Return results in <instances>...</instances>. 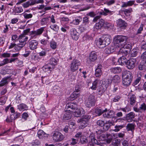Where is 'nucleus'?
Listing matches in <instances>:
<instances>
[{
	"instance_id": "45",
	"label": "nucleus",
	"mask_w": 146,
	"mask_h": 146,
	"mask_svg": "<svg viewBox=\"0 0 146 146\" xmlns=\"http://www.w3.org/2000/svg\"><path fill=\"white\" fill-rule=\"evenodd\" d=\"M86 26L82 24L80 25L78 28L79 31L81 33L84 32L86 29Z\"/></svg>"
},
{
	"instance_id": "9",
	"label": "nucleus",
	"mask_w": 146,
	"mask_h": 146,
	"mask_svg": "<svg viewBox=\"0 0 146 146\" xmlns=\"http://www.w3.org/2000/svg\"><path fill=\"white\" fill-rule=\"evenodd\" d=\"M44 27H41L36 31H32L31 33V37L35 38L37 36L40 35L44 31Z\"/></svg>"
},
{
	"instance_id": "17",
	"label": "nucleus",
	"mask_w": 146,
	"mask_h": 146,
	"mask_svg": "<svg viewBox=\"0 0 146 146\" xmlns=\"http://www.w3.org/2000/svg\"><path fill=\"white\" fill-rule=\"evenodd\" d=\"M107 88L102 84L98 86L97 89L98 94L100 96H102L106 90Z\"/></svg>"
},
{
	"instance_id": "2",
	"label": "nucleus",
	"mask_w": 146,
	"mask_h": 146,
	"mask_svg": "<svg viewBox=\"0 0 146 146\" xmlns=\"http://www.w3.org/2000/svg\"><path fill=\"white\" fill-rule=\"evenodd\" d=\"M111 41V37L110 35H104L99 38L97 44L100 47L103 48L109 45Z\"/></svg>"
},
{
	"instance_id": "18",
	"label": "nucleus",
	"mask_w": 146,
	"mask_h": 146,
	"mask_svg": "<svg viewBox=\"0 0 146 146\" xmlns=\"http://www.w3.org/2000/svg\"><path fill=\"white\" fill-rule=\"evenodd\" d=\"M117 25L119 28L121 29H124L127 26V24L125 21L120 19L117 21Z\"/></svg>"
},
{
	"instance_id": "27",
	"label": "nucleus",
	"mask_w": 146,
	"mask_h": 146,
	"mask_svg": "<svg viewBox=\"0 0 146 146\" xmlns=\"http://www.w3.org/2000/svg\"><path fill=\"white\" fill-rule=\"evenodd\" d=\"M11 76H8L3 78L0 82V87L3 86L8 83L7 80L10 78Z\"/></svg>"
},
{
	"instance_id": "19",
	"label": "nucleus",
	"mask_w": 146,
	"mask_h": 146,
	"mask_svg": "<svg viewBox=\"0 0 146 146\" xmlns=\"http://www.w3.org/2000/svg\"><path fill=\"white\" fill-rule=\"evenodd\" d=\"M58 61L59 59L56 57H52L50 59L49 63L48 64H50L52 67H53V68H54L55 66L57 64Z\"/></svg>"
},
{
	"instance_id": "49",
	"label": "nucleus",
	"mask_w": 146,
	"mask_h": 146,
	"mask_svg": "<svg viewBox=\"0 0 146 146\" xmlns=\"http://www.w3.org/2000/svg\"><path fill=\"white\" fill-rule=\"evenodd\" d=\"M50 47L53 49H55L57 47L56 43L54 40H52L50 43Z\"/></svg>"
},
{
	"instance_id": "55",
	"label": "nucleus",
	"mask_w": 146,
	"mask_h": 146,
	"mask_svg": "<svg viewBox=\"0 0 146 146\" xmlns=\"http://www.w3.org/2000/svg\"><path fill=\"white\" fill-rule=\"evenodd\" d=\"M11 115L13 117V119L14 120L19 117L20 113L18 112H16L14 114Z\"/></svg>"
},
{
	"instance_id": "51",
	"label": "nucleus",
	"mask_w": 146,
	"mask_h": 146,
	"mask_svg": "<svg viewBox=\"0 0 146 146\" xmlns=\"http://www.w3.org/2000/svg\"><path fill=\"white\" fill-rule=\"evenodd\" d=\"M102 27L98 23H96L94 27V31H97L98 30L100 29Z\"/></svg>"
},
{
	"instance_id": "64",
	"label": "nucleus",
	"mask_w": 146,
	"mask_h": 146,
	"mask_svg": "<svg viewBox=\"0 0 146 146\" xmlns=\"http://www.w3.org/2000/svg\"><path fill=\"white\" fill-rule=\"evenodd\" d=\"M139 109L144 111L146 110V105L144 103L142 104L139 107Z\"/></svg>"
},
{
	"instance_id": "46",
	"label": "nucleus",
	"mask_w": 146,
	"mask_h": 146,
	"mask_svg": "<svg viewBox=\"0 0 146 146\" xmlns=\"http://www.w3.org/2000/svg\"><path fill=\"white\" fill-rule=\"evenodd\" d=\"M88 18H89L87 17H86L83 18V19L82 25L86 26L88 25L89 22Z\"/></svg>"
},
{
	"instance_id": "57",
	"label": "nucleus",
	"mask_w": 146,
	"mask_h": 146,
	"mask_svg": "<svg viewBox=\"0 0 146 146\" xmlns=\"http://www.w3.org/2000/svg\"><path fill=\"white\" fill-rule=\"evenodd\" d=\"M8 63H9V59L7 58H5L0 63V67L3 66Z\"/></svg>"
},
{
	"instance_id": "59",
	"label": "nucleus",
	"mask_w": 146,
	"mask_h": 146,
	"mask_svg": "<svg viewBox=\"0 0 146 146\" xmlns=\"http://www.w3.org/2000/svg\"><path fill=\"white\" fill-rule=\"evenodd\" d=\"M115 3V0H108L104 3L108 6H110Z\"/></svg>"
},
{
	"instance_id": "56",
	"label": "nucleus",
	"mask_w": 146,
	"mask_h": 146,
	"mask_svg": "<svg viewBox=\"0 0 146 146\" xmlns=\"http://www.w3.org/2000/svg\"><path fill=\"white\" fill-rule=\"evenodd\" d=\"M143 25L141 24L139 28L137 29V31L136 33V35H137L138 34H141L142 31L143 30Z\"/></svg>"
},
{
	"instance_id": "1",
	"label": "nucleus",
	"mask_w": 146,
	"mask_h": 146,
	"mask_svg": "<svg viewBox=\"0 0 146 146\" xmlns=\"http://www.w3.org/2000/svg\"><path fill=\"white\" fill-rule=\"evenodd\" d=\"M89 142L87 146H93L96 145H102V143L100 141L104 140L106 141L107 143L109 144L111 141L112 137L110 133H107L106 135L102 134L99 136H98V140L95 139L94 134H90L89 137Z\"/></svg>"
},
{
	"instance_id": "34",
	"label": "nucleus",
	"mask_w": 146,
	"mask_h": 146,
	"mask_svg": "<svg viewBox=\"0 0 146 146\" xmlns=\"http://www.w3.org/2000/svg\"><path fill=\"white\" fill-rule=\"evenodd\" d=\"M23 11V9L21 7H14L13 9V13L16 15L17 13H19Z\"/></svg>"
},
{
	"instance_id": "28",
	"label": "nucleus",
	"mask_w": 146,
	"mask_h": 146,
	"mask_svg": "<svg viewBox=\"0 0 146 146\" xmlns=\"http://www.w3.org/2000/svg\"><path fill=\"white\" fill-rule=\"evenodd\" d=\"M113 125V123L110 121L109 120L106 121L103 127V129L105 131H107L109 129L110 127Z\"/></svg>"
},
{
	"instance_id": "7",
	"label": "nucleus",
	"mask_w": 146,
	"mask_h": 146,
	"mask_svg": "<svg viewBox=\"0 0 146 146\" xmlns=\"http://www.w3.org/2000/svg\"><path fill=\"white\" fill-rule=\"evenodd\" d=\"M136 61L135 58H132L129 59L126 62L125 65L126 67L128 69H133L135 67Z\"/></svg>"
},
{
	"instance_id": "31",
	"label": "nucleus",
	"mask_w": 146,
	"mask_h": 146,
	"mask_svg": "<svg viewBox=\"0 0 146 146\" xmlns=\"http://www.w3.org/2000/svg\"><path fill=\"white\" fill-rule=\"evenodd\" d=\"M104 11L100 13V14L101 15H103L104 16H106L108 14L110 15H111L114 13V12L111 11L105 8H104Z\"/></svg>"
},
{
	"instance_id": "40",
	"label": "nucleus",
	"mask_w": 146,
	"mask_h": 146,
	"mask_svg": "<svg viewBox=\"0 0 146 146\" xmlns=\"http://www.w3.org/2000/svg\"><path fill=\"white\" fill-rule=\"evenodd\" d=\"M78 121L80 123V125L79 127L80 128L83 129L87 125L88 123L85 122L84 120H80V119L78 120Z\"/></svg>"
},
{
	"instance_id": "52",
	"label": "nucleus",
	"mask_w": 146,
	"mask_h": 146,
	"mask_svg": "<svg viewBox=\"0 0 146 146\" xmlns=\"http://www.w3.org/2000/svg\"><path fill=\"white\" fill-rule=\"evenodd\" d=\"M50 28L55 31H57L59 29V27L55 24L51 25L50 26Z\"/></svg>"
},
{
	"instance_id": "58",
	"label": "nucleus",
	"mask_w": 146,
	"mask_h": 146,
	"mask_svg": "<svg viewBox=\"0 0 146 146\" xmlns=\"http://www.w3.org/2000/svg\"><path fill=\"white\" fill-rule=\"evenodd\" d=\"M29 117V115L27 112H24L22 115V118L25 121H26Z\"/></svg>"
},
{
	"instance_id": "15",
	"label": "nucleus",
	"mask_w": 146,
	"mask_h": 146,
	"mask_svg": "<svg viewBox=\"0 0 146 146\" xmlns=\"http://www.w3.org/2000/svg\"><path fill=\"white\" fill-rule=\"evenodd\" d=\"M38 44V42L36 40H32L29 41V47L31 50H33L37 48Z\"/></svg>"
},
{
	"instance_id": "21",
	"label": "nucleus",
	"mask_w": 146,
	"mask_h": 146,
	"mask_svg": "<svg viewBox=\"0 0 146 146\" xmlns=\"http://www.w3.org/2000/svg\"><path fill=\"white\" fill-rule=\"evenodd\" d=\"M38 137L39 139L45 138L48 137V135L45 133L43 130L39 129L37 132Z\"/></svg>"
},
{
	"instance_id": "44",
	"label": "nucleus",
	"mask_w": 146,
	"mask_h": 146,
	"mask_svg": "<svg viewBox=\"0 0 146 146\" xmlns=\"http://www.w3.org/2000/svg\"><path fill=\"white\" fill-rule=\"evenodd\" d=\"M120 80V77L117 75H115L113 77L112 80L115 83H118L119 82Z\"/></svg>"
},
{
	"instance_id": "43",
	"label": "nucleus",
	"mask_w": 146,
	"mask_h": 146,
	"mask_svg": "<svg viewBox=\"0 0 146 146\" xmlns=\"http://www.w3.org/2000/svg\"><path fill=\"white\" fill-rule=\"evenodd\" d=\"M33 146H38L41 144L40 141L38 139L33 140L31 143Z\"/></svg>"
},
{
	"instance_id": "10",
	"label": "nucleus",
	"mask_w": 146,
	"mask_h": 146,
	"mask_svg": "<svg viewBox=\"0 0 146 146\" xmlns=\"http://www.w3.org/2000/svg\"><path fill=\"white\" fill-rule=\"evenodd\" d=\"M127 38V37L126 36L117 35L115 37L114 40L116 43L119 44L125 41H126Z\"/></svg>"
},
{
	"instance_id": "41",
	"label": "nucleus",
	"mask_w": 146,
	"mask_h": 146,
	"mask_svg": "<svg viewBox=\"0 0 146 146\" xmlns=\"http://www.w3.org/2000/svg\"><path fill=\"white\" fill-rule=\"evenodd\" d=\"M42 82L43 84H48L50 83L49 80V77L48 76H42Z\"/></svg>"
},
{
	"instance_id": "61",
	"label": "nucleus",
	"mask_w": 146,
	"mask_h": 146,
	"mask_svg": "<svg viewBox=\"0 0 146 146\" xmlns=\"http://www.w3.org/2000/svg\"><path fill=\"white\" fill-rule=\"evenodd\" d=\"M46 51L45 50H42L40 52H39L38 54L41 57H44L46 55Z\"/></svg>"
},
{
	"instance_id": "30",
	"label": "nucleus",
	"mask_w": 146,
	"mask_h": 146,
	"mask_svg": "<svg viewBox=\"0 0 146 146\" xmlns=\"http://www.w3.org/2000/svg\"><path fill=\"white\" fill-rule=\"evenodd\" d=\"M112 80L111 78H108L103 81L102 84L107 88L112 83Z\"/></svg>"
},
{
	"instance_id": "62",
	"label": "nucleus",
	"mask_w": 146,
	"mask_h": 146,
	"mask_svg": "<svg viewBox=\"0 0 146 146\" xmlns=\"http://www.w3.org/2000/svg\"><path fill=\"white\" fill-rule=\"evenodd\" d=\"M21 96L17 95L15 98L16 102L17 104H19L21 102Z\"/></svg>"
},
{
	"instance_id": "39",
	"label": "nucleus",
	"mask_w": 146,
	"mask_h": 146,
	"mask_svg": "<svg viewBox=\"0 0 146 146\" xmlns=\"http://www.w3.org/2000/svg\"><path fill=\"white\" fill-rule=\"evenodd\" d=\"M99 80L98 79H96L93 82L92 86L90 88L92 90H96L97 88L98 83Z\"/></svg>"
},
{
	"instance_id": "24",
	"label": "nucleus",
	"mask_w": 146,
	"mask_h": 146,
	"mask_svg": "<svg viewBox=\"0 0 146 146\" xmlns=\"http://www.w3.org/2000/svg\"><path fill=\"white\" fill-rule=\"evenodd\" d=\"M50 18L48 16L46 17L42 18L40 21V23L41 25H45L50 23Z\"/></svg>"
},
{
	"instance_id": "12",
	"label": "nucleus",
	"mask_w": 146,
	"mask_h": 146,
	"mask_svg": "<svg viewBox=\"0 0 146 146\" xmlns=\"http://www.w3.org/2000/svg\"><path fill=\"white\" fill-rule=\"evenodd\" d=\"M70 35L72 39L75 40H77L79 37V33L75 28L70 30Z\"/></svg>"
},
{
	"instance_id": "11",
	"label": "nucleus",
	"mask_w": 146,
	"mask_h": 146,
	"mask_svg": "<svg viewBox=\"0 0 146 146\" xmlns=\"http://www.w3.org/2000/svg\"><path fill=\"white\" fill-rule=\"evenodd\" d=\"M135 117V113L133 112H131L127 114L126 117H124L122 119L123 120H127L128 122H130L132 121Z\"/></svg>"
},
{
	"instance_id": "29",
	"label": "nucleus",
	"mask_w": 146,
	"mask_h": 146,
	"mask_svg": "<svg viewBox=\"0 0 146 146\" xmlns=\"http://www.w3.org/2000/svg\"><path fill=\"white\" fill-rule=\"evenodd\" d=\"M107 110L108 109L107 108L104 110L101 108L100 107L99 108H97L96 109L95 112L98 116H100L105 112H106Z\"/></svg>"
},
{
	"instance_id": "20",
	"label": "nucleus",
	"mask_w": 146,
	"mask_h": 146,
	"mask_svg": "<svg viewBox=\"0 0 146 146\" xmlns=\"http://www.w3.org/2000/svg\"><path fill=\"white\" fill-rule=\"evenodd\" d=\"M104 113H105L103 115L104 117L108 118L113 117L114 114V112L113 111L109 110H108L106 112H105Z\"/></svg>"
},
{
	"instance_id": "25",
	"label": "nucleus",
	"mask_w": 146,
	"mask_h": 146,
	"mask_svg": "<svg viewBox=\"0 0 146 146\" xmlns=\"http://www.w3.org/2000/svg\"><path fill=\"white\" fill-rule=\"evenodd\" d=\"M17 108L19 111H24L28 109V107L24 103H21L17 105Z\"/></svg>"
},
{
	"instance_id": "22",
	"label": "nucleus",
	"mask_w": 146,
	"mask_h": 146,
	"mask_svg": "<svg viewBox=\"0 0 146 146\" xmlns=\"http://www.w3.org/2000/svg\"><path fill=\"white\" fill-rule=\"evenodd\" d=\"M65 111L66 113L63 116L62 120H66L70 119L72 117V113L71 111Z\"/></svg>"
},
{
	"instance_id": "42",
	"label": "nucleus",
	"mask_w": 146,
	"mask_h": 146,
	"mask_svg": "<svg viewBox=\"0 0 146 146\" xmlns=\"http://www.w3.org/2000/svg\"><path fill=\"white\" fill-rule=\"evenodd\" d=\"M79 94L74 92L72 94L70 97V99L71 100H74L76 98L79 96Z\"/></svg>"
},
{
	"instance_id": "47",
	"label": "nucleus",
	"mask_w": 146,
	"mask_h": 146,
	"mask_svg": "<svg viewBox=\"0 0 146 146\" xmlns=\"http://www.w3.org/2000/svg\"><path fill=\"white\" fill-rule=\"evenodd\" d=\"M91 118V116L89 115H84L82 118L80 119V120H84L85 122L88 123L89 119Z\"/></svg>"
},
{
	"instance_id": "23",
	"label": "nucleus",
	"mask_w": 146,
	"mask_h": 146,
	"mask_svg": "<svg viewBox=\"0 0 146 146\" xmlns=\"http://www.w3.org/2000/svg\"><path fill=\"white\" fill-rule=\"evenodd\" d=\"M136 126L133 123H128L126 127V129L127 131H131V133L133 134Z\"/></svg>"
},
{
	"instance_id": "6",
	"label": "nucleus",
	"mask_w": 146,
	"mask_h": 146,
	"mask_svg": "<svg viewBox=\"0 0 146 146\" xmlns=\"http://www.w3.org/2000/svg\"><path fill=\"white\" fill-rule=\"evenodd\" d=\"M95 96L92 95H90L85 102V106L88 108L95 106Z\"/></svg>"
},
{
	"instance_id": "60",
	"label": "nucleus",
	"mask_w": 146,
	"mask_h": 146,
	"mask_svg": "<svg viewBox=\"0 0 146 146\" xmlns=\"http://www.w3.org/2000/svg\"><path fill=\"white\" fill-rule=\"evenodd\" d=\"M92 7H94V5L93 4H89L87 5H86L84 7L82 10L84 11L87 10Z\"/></svg>"
},
{
	"instance_id": "53",
	"label": "nucleus",
	"mask_w": 146,
	"mask_h": 146,
	"mask_svg": "<svg viewBox=\"0 0 146 146\" xmlns=\"http://www.w3.org/2000/svg\"><path fill=\"white\" fill-rule=\"evenodd\" d=\"M123 127V125H116L115 126V129H114L113 131L115 132H117L119 131L120 129H121Z\"/></svg>"
},
{
	"instance_id": "33",
	"label": "nucleus",
	"mask_w": 146,
	"mask_h": 146,
	"mask_svg": "<svg viewBox=\"0 0 146 146\" xmlns=\"http://www.w3.org/2000/svg\"><path fill=\"white\" fill-rule=\"evenodd\" d=\"M111 72L115 74H119L122 71L121 68L120 67L112 68L110 69Z\"/></svg>"
},
{
	"instance_id": "8",
	"label": "nucleus",
	"mask_w": 146,
	"mask_h": 146,
	"mask_svg": "<svg viewBox=\"0 0 146 146\" xmlns=\"http://www.w3.org/2000/svg\"><path fill=\"white\" fill-rule=\"evenodd\" d=\"M78 106L76 103H68L66 105L65 109V111H71L72 113L75 110Z\"/></svg>"
},
{
	"instance_id": "48",
	"label": "nucleus",
	"mask_w": 146,
	"mask_h": 146,
	"mask_svg": "<svg viewBox=\"0 0 146 146\" xmlns=\"http://www.w3.org/2000/svg\"><path fill=\"white\" fill-rule=\"evenodd\" d=\"M112 25L110 23L108 22H106L105 23L104 27L106 29H111L112 28Z\"/></svg>"
},
{
	"instance_id": "38",
	"label": "nucleus",
	"mask_w": 146,
	"mask_h": 146,
	"mask_svg": "<svg viewBox=\"0 0 146 146\" xmlns=\"http://www.w3.org/2000/svg\"><path fill=\"white\" fill-rule=\"evenodd\" d=\"M136 98L134 95H131L129 98V103L131 105H134L136 102Z\"/></svg>"
},
{
	"instance_id": "3",
	"label": "nucleus",
	"mask_w": 146,
	"mask_h": 146,
	"mask_svg": "<svg viewBox=\"0 0 146 146\" xmlns=\"http://www.w3.org/2000/svg\"><path fill=\"white\" fill-rule=\"evenodd\" d=\"M123 85L125 87L129 86L133 79V73L129 71L124 72L123 76Z\"/></svg>"
},
{
	"instance_id": "16",
	"label": "nucleus",
	"mask_w": 146,
	"mask_h": 146,
	"mask_svg": "<svg viewBox=\"0 0 146 146\" xmlns=\"http://www.w3.org/2000/svg\"><path fill=\"white\" fill-rule=\"evenodd\" d=\"M98 55L96 52L93 51L90 54L88 57L89 60L90 62L95 61L97 58Z\"/></svg>"
},
{
	"instance_id": "13",
	"label": "nucleus",
	"mask_w": 146,
	"mask_h": 146,
	"mask_svg": "<svg viewBox=\"0 0 146 146\" xmlns=\"http://www.w3.org/2000/svg\"><path fill=\"white\" fill-rule=\"evenodd\" d=\"M76 110L74 112L73 114L75 117H76L81 116L82 114H84L85 113L84 109L81 108H78L77 107Z\"/></svg>"
},
{
	"instance_id": "37",
	"label": "nucleus",
	"mask_w": 146,
	"mask_h": 146,
	"mask_svg": "<svg viewBox=\"0 0 146 146\" xmlns=\"http://www.w3.org/2000/svg\"><path fill=\"white\" fill-rule=\"evenodd\" d=\"M121 11L124 12L125 15L127 17L130 15L133 11L131 8H129L128 9L123 10Z\"/></svg>"
},
{
	"instance_id": "4",
	"label": "nucleus",
	"mask_w": 146,
	"mask_h": 146,
	"mask_svg": "<svg viewBox=\"0 0 146 146\" xmlns=\"http://www.w3.org/2000/svg\"><path fill=\"white\" fill-rule=\"evenodd\" d=\"M80 65L81 63L80 61L76 59H73L71 61L69 66L70 71L74 72L77 70Z\"/></svg>"
},
{
	"instance_id": "32",
	"label": "nucleus",
	"mask_w": 146,
	"mask_h": 146,
	"mask_svg": "<svg viewBox=\"0 0 146 146\" xmlns=\"http://www.w3.org/2000/svg\"><path fill=\"white\" fill-rule=\"evenodd\" d=\"M43 70L45 72H46L48 71H52L54 68L53 67H52L51 66L48 64L43 66L42 68Z\"/></svg>"
},
{
	"instance_id": "54",
	"label": "nucleus",
	"mask_w": 146,
	"mask_h": 146,
	"mask_svg": "<svg viewBox=\"0 0 146 146\" xmlns=\"http://www.w3.org/2000/svg\"><path fill=\"white\" fill-rule=\"evenodd\" d=\"M92 38L90 35H89L86 34L84 35L83 36L82 39L84 40H90L92 39Z\"/></svg>"
},
{
	"instance_id": "26",
	"label": "nucleus",
	"mask_w": 146,
	"mask_h": 146,
	"mask_svg": "<svg viewBox=\"0 0 146 146\" xmlns=\"http://www.w3.org/2000/svg\"><path fill=\"white\" fill-rule=\"evenodd\" d=\"M128 60L126 57L124 56H122L118 59V64L120 65H126V62Z\"/></svg>"
},
{
	"instance_id": "35",
	"label": "nucleus",
	"mask_w": 146,
	"mask_h": 146,
	"mask_svg": "<svg viewBox=\"0 0 146 146\" xmlns=\"http://www.w3.org/2000/svg\"><path fill=\"white\" fill-rule=\"evenodd\" d=\"M82 20V19L80 16H78L75 17V19L72 21L73 24L76 25H78Z\"/></svg>"
},
{
	"instance_id": "14",
	"label": "nucleus",
	"mask_w": 146,
	"mask_h": 146,
	"mask_svg": "<svg viewBox=\"0 0 146 146\" xmlns=\"http://www.w3.org/2000/svg\"><path fill=\"white\" fill-rule=\"evenodd\" d=\"M102 66L101 64H98L97 68L95 70V75L96 77L100 78L102 74V72L101 69Z\"/></svg>"
},
{
	"instance_id": "36",
	"label": "nucleus",
	"mask_w": 146,
	"mask_h": 146,
	"mask_svg": "<svg viewBox=\"0 0 146 146\" xmlns=\"http://www.w3.org/2000/svg\"><path fill=\"white\" fill-rule=\"evenodd\" d=\"M18 39L19 40V42H26L27 40L28 37L25 36L24 34H22L19 37Z\"/></svg>"
},
{
	"instance_id": "63",
	"label": "nucleus",
	"mask_w": 146,
	"mask_h": 146,
	"mask_svg": "<svg viewBox=\"0 0 146 146\" xmlns=\"http://www.w3.org/2000/svg\"><path fill=\"white\" fill-rule=\"evenodd\" d=\"M5 42V38L3 37L0 36V46H3Z\"/></svg>"
},
{
	"instance_id": "50",
	"label": "nucleus",
	"mask_w": 146,
	"mask_h": 146,
	"mask_svg": "<svg viewBox=\"0 0 146 146\" xmlns=\"http://www.w3.org/2000/svg\"><path fill=\"white\" fill-rule=\"evenodd\" d=\"M119 109L120 110L125 113L131 111L130 108L128 106H126L124 108H120Z\"/></svg>"
},
{
	"instance_id": "5",
	"label": "nucleus",
	"mask_w": 146,
	"mask_h": 146,
	"mask_svg": "<svg viewBox=\"0 0 146 146\" xmlns=\"http://www.w3.org/2000/svg\"><path fill=\"white\" fill-rule=\"evenodd\" d=\"M52 137L53 140L55 142L61 141L65 138L64 135L58 131H55L53 132Z\"/></svg>"
}]
</instances>
